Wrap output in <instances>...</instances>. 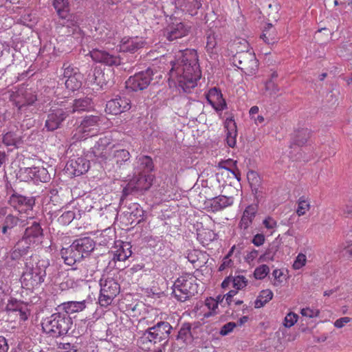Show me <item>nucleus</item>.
Masks as SVG:
<instances>
[{"mask_svg": "<svg viewBox=\"0 0 352 352\" xmlns=\"http://www.w3.org/2000/svg\"><path fill=\"white\" fill-rule=\"evenodd\" d=\"M180 53L181 56H179L177 62L173 63L169 74L170 78L177 80L178 87L188 93L197 86V82L200 79L201 72L196 50L186 49Z\"/></svg>", "mask_w": 352, "mask_h": 352, "instance_id": "nucleus-1", "label": "nucleus"}, {"mask_svg": "<svg viewBox=\"0 0 352 352\" xmlns=\"http://www.w3.org/2000/svg\"><path fill=\"white\" fill-rule=\"evenodd\" d=\"M49 265L47 259H39L36 255L27 258L21 278L22 285L28 289L39 287L45 280L46 269Z\"/></svg>", "mask_w": 352, "mask_h": 352, "instance_id": "nucleus-2", "label": "nucleus"}, {"mask_svg": "<svg viewBox=\"0 0 352 352\" xmlns=\"http://www.w3.org/2000/svg\"><path fill=\"white\" fill-rule=\"evenodd\" d=\"M173 330L172 326L166 321H158L146 330L140 332L138 344L143 349H149L155 344L166 342Z\"/></svg>", "mask_w": 352, "mask_h": 352, "instance_id": "nucleus-3", "label": "nucleus"}, {"mask_svg": "<svg viewBox=\"0 0 352 352\" xmlns=\"http://www.w3.org/2000/svg\"><path fill=\"white\" fill-rule=\"evenodd\" d=\"M46 317L42 322L43 331L54 337L66 335L72 328L73 322L72 318L61 310Z\"/></svg>", "mask_w": 352, "mask_h": 352, "instance_id": "nucleus-4", "label": "nucleus"}, {"mask_svg": "<svg viewBox=\"0 0 352 352\" xmlns=\"http://www.w3.org/2000/svg\"><path fill=\"white\" fill-rule=\"evenodd\" d=\"M173 294L181 302H185L197 294V284L195 277L189 274L179 277L173 284Z\"/></svg>", "mask_w": 352, "mask_h": 352, "instance_id": "nucleus-5", "label": "nucleus"}, {"mask_svg": "<svg viewBox=\"0 0 352 352\" xmlns=\"http://www.w3.org/2000/svg\"><path fill=\"white\" fill-rule=\"evenodd\" d=\"M202 0H170L164 3L162 10L166 16H173L177 10L190 16L197 14Z\"/></svg>", "mask_w": 352, "mask_h": 352, "instance_id": "nucleus-6", "label": "nucleus"}, {"mask_svg": "<svg viewBox=\"0 0 352 352\" xmlns=\"http://www.w3.org/2000/svg\"><path fill=\"white\" fill-rule=\"evenodd\" d=\"M169 16L170 21L164 30V36L168 41H175L189 34L192 28L189 23Z\"/></svg>", "mask_w": 352, "mask_h": 352, "instance_id": "nucleus-7", "label": "nucleus"}, {"mask_svg": "<svg viewBox=\"0 0 352 352\" xmlns=\"http://www.w3.org/2000/svg\"><path fill=\"white\" fill-rule=\"evenodd\" d=\"M157 73L148 67L144 71L136 73L126 81V87L133 91H142L146 89L153 80V76Z\"/></svg>", "mask_w": 352, "mask_h": 352, "instance_id": "nucleus-8", "label": "nucleus"}, {"mask_svg": "<svg viewBox=\"0 0 352 352\" xmlns=\"http://www.w3.org/2000/svg\"><path fill=\"white\" fill-rule=\"evenodd\" d=\"M100 285L99 302L101 306L105 307L110 305L113 299L119 294L120 285L112 278H102Z\"/></svg>", "mask_w": 352, "mask_h": 352, "instance_id": "nucleus-9", "label": "nucleus"}, {"mask_svg": "<svg viewBox=\"0 0 352 352\" xmlns=\"http://www.w3.org/2000/svg\"><path fill=\"white\" fill-rule=\"evenodd\" d=\"M69 111L67 108H51L47 116L45 128L48 131H54L61 127L63 122L69 116Z\"/></svg>", "mask_w": 352, "mask_h": 352, "instance_id": "nucleus-10", "label": "nucleus"}, {"mask_svg": "<svg viewBox=\"0 0 352 352\" xmlns=\"http://www.w3.org/2000/svg\"><path fill=\"white\" fill-rule=\"evenodd\" d=\"M243 74L247 76H254L258 70V60L249 41H243Z\"/></svg>", "mask_w": 352, "mask_h": 352, "instance_id": "nucleus-11", "label": "nucleus"}, {"mask_svg": "<svg viewBox=\"0 0 352 352\" xmlns=\"http://www.w3.org/2000/svg\"><path fill=\"white\" fill-rule=\"evenodd\" d=\"M109 142L107 138H100L87 154V157L100 163L104 164V168H108L109 164L107 162L108 149Z\"/></svg>", "mask_w": 352, "mask_h": 352, "instance_id": "nucleus-12", "label": "nucleus"}, {"mask_svg": "<svg viewBox=\"0 0 352 352\" xmlns=\"http://www.w3.org/2000/svg\"><path fill=\"white\" fill-rule=\"evenodd\" d=\"M25 226H27L23 238L34 244L38 242L43 236V230L41 228L40 222L32 217L25 220Z\"/></svg>", "mask_w": 352, "mask_h": 352, "instance_id": "nucleus-13", "label": "nucleus"}, {"mask_svg": "<svg viewBox=\"0 0 352 352\" xmlns=\"http://www.w3.org/2000/svg\"><path fill=\"white\" fill-rule=\"evenodd\" d=\"M223 289H230V290L225 294L226 302L228 305H230L233 301V297L242 288V275L238 274L234 276H229L226 277L221 283Z\"/></svg>", "mask_w": 352, "mask_h": 352, "instance_id": "nucleus-14", "label": "nucleus"}, {"mask_svg": "<svg viewBox=\"0 0 352 352\" xmlns=\"http://www.w3.org/2000/svg\"><path fill=\"white\" fill-rule=\"evenodd\" d=\"M100 121V119L98 116L92 115L85 116L76 129V133L82 134V135L78 137V139L94 135L99 125Z\"/></svg>", "mask_w": 352, "mask_h": 352, "instance_id": "nucleus-15", "label": "nucleus"}, {"mask_svg": "<svg viewBox=\"0 0 352 352\" xmlns=\"http://www.w3.org/2000/svg\"><path fill=\"white\" fill-rule=\"evenodd\" d=\"M131 101L126 97L117 96L107 102L105 111L112 115H118L131 109Z\"/></svg>", "mask_w": 352, "mask_h": 352, "instance_id": "nucleus-16", "label": "nucleus"}, {"mask_svg": "<svg viewBox=\"0 0 352 352\" xmlns=\"http://www.w3.org/2000/svg\"><path fill=\"white\" fill-rule=\"evenodd\" d=\"M20 225L21 226H25V220L21 219L19 217L13 215V214H8L3 222L2 226V234L3 236L1 238V244L5 245L10 242V232L12 228H15L16 226Z\"/></svg>", "mask_w": 352, "mask_h": 352, "instance_id": "nucleus-17", "label": "nucleus"}, {"mask_svg": "<svg viewBox=\"0 0 352 352\" xmlns=\"http://www.w3.org/2000/svg\"><path fill=\"white\" fill-rule=\"evenodd\" d=\"M90 56L95 62L103 63L108 66H117L121 63L119 56L111 54L103 50L93 49L90 52Z\"/></svg>", "mask_w": 352, "mask_h": 352, "instance_id": "nucleus-18", "label": "nucleus"}, {"mask_svg": "<svg viewBox=\"0 0 352 352\" xmlns=\"http://www.w3.org/2000/svg\"><path fill=\"white\" fill-rule=\"evenodd\" d=\"M20 172L27 175V179L47 182L51 178L47 170L43 167H27L21 168Z\"/></svg>", "mask_w": 352, "mask_h": 352, "instance_id": "nucleus-19", "label": "nucleus"}, {"mask_svg": "<svg viewBox=\"0 0 352 352\" xmlns=\"http://www.w3.org/2000/svg\"><path fill=\"white\" fill-rule=\"evenodd\" d=\"M66 170L74 176L87 173L89 168V162L83 157L70 160L66 164Z\"/></svg>", "mask_w": 352, "mask_h": 352, "instance_id": "nucleus-20", "label": "nucleus"}, {"mask_svg": "<svg viewBox=\"0 0 352 352\" xmlns=\"http://www.w3.org/2000/svg\"><path fill=\"white\" fill-rule=\"evenodd\" d=\"M72 244L76 248L82 258L89 256L96 246L94 241L90 237L76 239Z\"/></svg>", "mask_w": 352, "mask_h": 352, "instance_id": "nucleus-21", "label": "nucleus"}, {"mask_svg": "<svg viewBox=\"0 0 352 352\" xmlns=\"http://www.w3.org/2000/svg\"><path fill=\"white\" fill-rule=\"evenodd\" d=\"M60 254L64 263L69 266L79 265L83 259L72 244L68 248H62Z\"/></svg>", "mask_w": 352, "mask_h": 352, "instance_id": "nucleus-22", "label": "nucleus"}, {"mask_svg": "<svg viewBox=\"0 0 352 352\" xmlns=\"http://www.w3.org/2000/svg\"><path fill=\"white\" fill-rule=\"evenodd\" d=\"M78 267H72L68 272V279L66 281L67 286L74 287L80 281L84 280L87 277V270L82 264Z\"/></svg>", "mask_w": 352, "mask_h": 352, "instance_id": "nucleus-23", "label": "nucleus"}, {"mask_svg": "<svg viewBox=\"0 0 352 352\" xmlns=\"http://www.w3.org/2000/svg\"><path fill=\"white\" fill-rule=\"evenodd\" d=\"M208 103L217 111H223L226 108V100L223 98L221 91L216 87L210 89L206 94Z\"/></svg>", "mask_w": 352, "mask_h": 352, "instance_id": "nucleus-24", "label": "nucleus"}, {"mask_svg": "<svg viewBox=\"0 0 352 352\" xmlns=\"http://www.w3.org/2000/svg\"><path fill=\"white\" fill-rule=\"evenodd\" d=\"M10 204L16 209L20 210L25 207L26 210L32 209L35 204L33 197H25L18 193L12 194L9 198Z\"/></svg>", "mask_w": 352, "mask_h": 352, "instance_id": "nucleus-25", "label": "nucleus"}, {"mask_svg": "<svg viewBox=\"0 0 352 352\" xmlns=\"http://www.w3.org/2000/svg\"><path fill=\"white\" fill-rule=\"evenodd\" d=\"M130 159V153L127 150L118 149L113 151L112 156H111L107 162L109 164L108 170H111V166L112 165L114 171L116 172L121 165Z\"/></svg>", "mask_w": 352, "mask_h": 352, "instance_id": "nucleus-26", "label": "nucleus"}, {"mask_svg": "<svg viewBox=\"0 0 352 352\" xmlns=\"http://www.w3.org/2000/svg\"><path fill=\"white\" fill-rule=\"evenodd\" d=\"M145 42L140 38H124L120 45V50L124 52L135 53L142 48Z\"/></svg>", "mask_w": 352, "mask_h": 352, "instance_id": "nucleus-27", "label": "nucleus"}, {"mask_svg": "<svg viewBox=\"0 0 352 352\" xmlns=\"http://www.w3.org/2000/svg\"><path fill=\"white\" fill-rule=\"evenodd\" d=\"M32 245L33 243L22 237L10 251V258L12 261L20 259L22 256L27 254Z\"/></svg>", "mask_w": 352, "mask_h": 352, "instance_id": "nucleus-28", "label": "nucleus"}, {"mask_svg": "<svg viewBox=\"0 0 352 352\" xmlns=\"http://www.w3.org/2000/svg\"><path fill=\"white\" fill-rule=\"evenodd\" d=\"M138 176H134L131 182H133L134 187L139 192H144L150 188L153 180V176L151 174L137 173Z\"/></svg>", "mask_w": 352, "mask_h": 352, "instance_id": "nucleus-29", "label": "nucleus"}, {"mask_svg": "<svg viewBox=\"0 0 352 352\" xmlns=\"http://www.w3.org/2000/svg\"><path fill=\"white\" fill-rule=\"evenodd\" d=\"M93 107L92 99L89 97H84L75 99L72 105L67 109L69 113H80L82 111H89Z\"/></svg>", "mask_w": 352, "mask_h": 352, "instance_id": "nucleus-30", "label": "nucleus"}, {"mask_svg": "<svg viewBox=\"0 0 352 352\" xmlns=\"http://www.w3.org/2000/svg\"><path fill=\"white\" fill-rule=\"evenodd\" d=\"M86 307L85 300L82 301H68L58 305L56 310H61L68 316L72 314L82 311Z\"/></svg>", "mask_w": 352, "mask_h": 352, "instance_id": "nucleus-31", "label": "nucleus"}, {"mask_svg": "<svg viewBox=\"0 0 352 352\" xmlns=\"http://www.w3.org/2000/svg\"><path fill=\"white\" fill-rule=\"evenodd\" d=\"M247 179L255 199L258 201L261 192L259 189L261 187V178L260 175L256 172L250 170L247 173Z\"/></svg>", "mask_w": 352, "mask_h": 352, "instance_id": "nucleus-32", "label": "nucleus"}, {"mask_svg": "<svg viewBox=\"0 0 352 352\" xmlns=\"http://www.w3.org/2000/svg\"><path fill=\"white\" fill-rule=\"evenodd\" d=\"M138 163L139 166L135 168V175L142 173V174H150L153 170L154 165L151 157L143 155L138 158Z\"/></svg>", "mask_w": 352, "mask_h": 352, "instance_id": "nucleus-33", "label": "nucleus"}, {"mask_svg": "<svg viewBox=\"0 0 352 352\" xmlns=\"http://www.w3.org/2000/svg\"><path fill=\"white\" fill-rule=\"evenodd\" d=\"M190 330H191L190 324V323H184L180 328L179 331H178V333L175 338V340L181 345V347L187 344L188 342L191 340L192 334H191Z\"/></svg>", "mask_w": 352, "mask_h": 352, "instance_id": "nucleus-34", "label": "nucleus"}, {"mask_svg": "<svg viewBox=\"0 0 352 352\" xmlns=\"http://www.w3.org/2000/svg\"><path fill=\"white\" fill-rule=\"evenodd\" d=\"M261 38L267 44H274L278 39L276 29L272 23H267L264 27Z\"/></svg>", "mask_w": 352, "mask_h": 352, "instance_id": "nucleus-35", "label": "nucleus"}, {"mask_svg": "<svg viewBox=\"0 0 352 352\" xmlns=\"http://www.w3.org/2000/svg\"><path fill=\"white\" fill-rule=\"evenodd\" d=\"M96 34L98 39L106 41L114 36V31L111 30L109 25L107 23H99L95 28Z\"/></svg>", "mask_w": 352, "mask_h": 352, "instance_id": "nucleus-36", "label": "nucleus"}, {"mask_svg": "<svg viewBox=\"0 0 352 352\" xmlns=\"http://www.w3.org/2000/svg\"><path fill=\"white\" fill-rule=\"evenodd\" d=\"M25 96V89L23 88L19 89L16 91H13L10 95V101L18 108L19 111L26 106Z\"/></svg>", "mask_w": 352, "mask_h": 352, "instance_id": "nucleus-37", "label": "nucleus"}, {"mask_svg": "<svg viewBox=\"0 0 352 352\" xmlns=\"http://www.w3.org/2000/svg\"><path fill=\"white\" fill-rule=\"evenodd\" d=\"M230 200L228 197L221 195L212 198L210 200L209 207H210L213 212H217L227 207L230 205Z\"/></svg>", "mask_w": 352, "mask_h": 352, "instance_id": "nucleus-38", "label": "nucleus"}, {"mask_svg": "<svg viewBox=\"0 0 352 352\" xmlns=\"http://www.w3.org/2000/svg\"><path fill=\"white\" fill-rule=\"evenodd\" d=\"M255 200L256 203L248 206L245 210H243V228H247L252 223L257 212L258 200Z\"/></svg>", "mask_w": 352, "mask_h": 352, "instance_id": "nucleus-39", "label": "nucleus"}, {"mask_svg": "<svg viewBox=\"0 0 352 352\" xmlns=\"http://www.w3.org/2000/svg\"><path fill=\"white\" fill-rule=\"evenodd\" d=\"M3 142L7 146H13L19 147L23 142L20 135L15 132H8L3 137Z\"/></svg>", "mask_w": 352, "mask_h": 352, "instance_id": "nucleus-40", "label": "nucleus"}, {"mask_svg": "<svg viewBox=\"0 0 352 352\" xmlns=\"http://www.w3.org/2000/svg\"><path fill=\"white\" fill-rule=\"evenodd\" d=\"M131 246L128 243H123L121 247L116 251L113 254V260L124 261L131 256L132 252Z\"/></svg>", "mask_w": 352, "mask_h": 352, "instance_id": "nucleus-41", "label": "nucleus"}, {"mask_svg": "<svg viewBox=\"0 0 352 352\" xmlns=\"http://www.w3.org/2000/svg\"><path fill=\"white\" fill-rule=\"evenodd\" d=\"M311 208V201L309 197L301 196L297 200L296 214L298 217L305 215Z\"/></svg>", "mask_w": 352, "mask_h": 352, "instance_id": "nucleus-42", "label": "nucleus"}, {"mask_svg": "<svg viewBox=\"0 0 352 352\" xmlns=\"http://www.w3.org/2000/svg\"><path fill=\"white\" fill-rule=\"evenodd\" d=\"M82 76L81 74H77L65 80V85L67 89L74 91L79 89L82 86Z\"/></svg>", "mask_w": 352, "mask_h": 352, "instance_id": "nucleus-43", "label": "nucleus"}, {"mask_svg": "<svg viewBox=\"0 0 352 352\" xmlns=\"http://www.w3.org/2000/svg\"><path fill=\"white\" fill-rule=\"evenodd\" d=\"M235 250V246L234 245L228 252L226 256L223 258L221 264L219 267V271L222 272L226 268L234 267V258H238L236 254L234 255V258L232 256L234 254Z\"/></svg>", "mask_w": 352, "mask_h": 352, "instance_id": "nucleus-44", "label": "nucleus"}, {"mask_svg": "<svg viewBox=\"0 0 352 352\" xmlns=\"http://www.w3.org/2000/svg\"><path fill=\"white\" fill-rule=\"evenodd\" d=\"M273 292L270 289L262 290L254 302L256 308H261L273 298Z\"/></svg>", "mask_w": 352, "mask_h": 352, "instance_id": "nucleus-45", "label": "nucleus"}, {"mask_svg": "<svg viewBox=\"0 0 352 352\" xmlns=\"http://www.w3.org/2000/svg\"><path fill=\"white\" fill-rule=\"evenodd\" d=\"M53 5L60 17L65 19L67 16L69 0H53Z\"/></svg>", "mask_w": 352, "mask_h": 352, "instance_id": "nucleus-46", "label": "nucleus"}, {"mask_svg": "<svg viewBox=\"0 0 352 352\" xmlns=\"http://www.w3.org/2000/svg\"><path fill=\"white\" fill-rule=\"evenodd\" d=\"M309 137V132L307 129H302L295 133L294 142L298 146L304 145Z\"/></svg>", "mask_w": 352, "mask_h": 352, "instance_id": "nucleus-47", "label": "nucleus"}, {"mask_svg": "<svg viewBox=\"0 0 352 352\" xmlns=\"http://www.w3.org/2000/svg\"><path fill=\"white\" fill-rule=\"evenodd\" d=\"M300 313L302 317L315 318L319 316L320 311L317 307L307 306L301 308Z\"/></svg>", "mask_w": 352, "mask_h": 352, "instance_id": "nucleus-48", "label": "nucleus"}, {"mask_svg": "<svg viewBox=\"0 0 352 352\" xmlns=\"http://www.w3.org/2000/svg\"><path fill=\"white\" fill-rule=\"evenodd\" d=\"M278 251V246L274 244L270 245L265 253L261 256L260 260L263 261H272L275 258V255Z\"/></svg>", "mask_w": 352, "mask_h": 352, "instance_id": "nucleus-49", "label": "nucleus"}, {"mask_svg": "<svg viewBox=\"0 0 352 352\" xmlns=\"http://www.w3.org/2000/svg\"><path fill=\"white\" fill-rule=\"evenodd\" d=\"M63 68L64 69V78L67 79L69 78L70 77H73V76H76L77 74H80L78 68L74 67L69 63H65L63 64Z\"/></svg>", "mask_w": 352, "mask_h": 352, "instance_id": "nucleus-50", "label": "nucleus"}, {"mask_svg": "<svg viewBox=\"0 0 352 352\" xmlns=\"http://www.w3.org/2000/svg\"><path fill=\"white\" fill-rule=\"evenodd\" d=\"M270 273V267L267 265H261L257 267L254 272V276L256 279L262 280Z\"/></svg>", "mask_w": 352, "mask_h": 352, "instance_id": "nucleus-51", "label": "nucleus"}, {"mask_svg": "<svg viewBox=\"0 0 352 352\" xmlns=\"http://www.w3.org/2000/svg\"><path fill=\"white\" fill-rule=\"evenodd\" d=\"M307 256L303 253H299L294 261L292 267L295 270L302 269L307 264Z\"/></svg>", "mask_w": 352, "mask_h": 352, "instance_id": "nucleus-52", "label": "nucleus"}, {"mask_svg": "<svg viewBox=\"0 0 352 352\" xmlns=\"http://www.w3.org/2000/svg\"><path fill=\"white\" fill-rule=\"evenodd\" d=\"M272 276L274 280V285L276 287L280 286L286 280V275L284 272L279 269L274 270Z\"/></svg>", "mask_w": 352, "mask_h": 352, "instance_id": "nucleus-53", "label": "nucleus"}, {"mask_svg": "<svg viewBox=\"0 0 352 352\" xmlns=\"http://www.w3.org/2000/svg\"><path fill=\"white\" fill-rule=\"evenodd\" d=\"M263 225L272 234L277 228V221L273 217L268 216L263 221Z\"/></svg>", "mask_w": 352, "mask_h": 352, "instance_id": "nucleus-54", "label": "nucleus"}, {"mask_svg": "<svg viewBox=\"0 0 352 352\" xmlns=\"http://www.w3.org/2000/svg\"><path fill=\"white\" fill-rule=\"evenodd\" d=\"M75 218V213L74 211L68 210L64 212L58 218V221L63 224H69Z\"/></svg>", "mask_w": 352, "mask_h": 352, "instance_id": "nucleus-55", "label": "nucleus"}, {"mask_svg": "<svg viewBox=\"0 0 352 352\" xmlns=\"http://www.w3.org/2000/svg\"><path fill=\"white\" fill-rule=\"evenodd\" d=\"M298 316L294 313V312H289L286 315L284 319V325L286 327H291L298 321Z\"/></svg>", "mask_w": 352, "mask_h": 352, "instance_id": "nucleus-56", "label": "nucleus"}, {"mask_svg": "<svg viewBox=\"0 0 352 352\" xmlns=\"http://www.w3.org/2000/svg\"><path fill=\"white\" fill-rule=\"evenodd\" d=\"M236 326L237 324L234 322H228L221 327L219 334L223 336H227L231 333Z\"/></svg>", "mask_w": 352, "mask_h": 352, "instance_id": "nucleus-57", "label": "nucleus"}, {"mask_svg": "<svg viewBox=\"0 0 352 352\" xmlns=\"http://www.w3.org/2000/svg\"><path fill=\"white\" fill-rule=\"evenodd\" d=\"M130 210H132L130 212V215L135 217H142L144 214V210L140 208V205L133 203L132 206L129 208Z\"/></svg>", "mask_w": 352, "mask_h": 352, "instance_id": "nucleus-58", "label": "nucleus"}, {"mask_svg": "<svg viewBox=\"0 0 352 352\" xmlns=\"http://www.w3.org/2000/svg\"><path fill=\"white\" fill-rule=\"evenodd\" d=\"M241 59L242 55L241 52H236L232 56V58H230V61L231 64L236 68V70L241 69L240 66L242 63Z\"/></svg>", "mask_w": 352, "mask_h": 352, "instance_id": "nucleus-59", "label": "nucleus"}, {"mask_svg": "<svg viewBox=\"0 0 352 352\" xmlns=\"http://www.w3.org/2000/svg\"><path fill=\"white\" fill-rule=\"evenodd\" d=\"M138 192L136 190V188L133 186V182L131 181L122 190V196L121 197V201L123 200L124 198L127 197L129 195L132 194L133 192Z\"/></svg>", "mask_w": 352, "mask_h": 352, "instance_id": "nucleus-60", "label": "nucleus"}, {"mask_svg": "<svg viewBox=\"0 0 352 352\" xmlns=\"http://www.w3.org/2000/svg\"><path fill=\"white\" fill-rule=\"evenodd\" d=\"M227 137H226V141L228 143V145L230 147H234V146L236 144V131L234 130L233 131H230L227 129V133H226Z\"/></svg>", "mask_w": 352, "mask_h": 352, "instance_id": "nucleus-61", "label": "nucleus"}, {"mask_svg": "<svg viewBox=\"0 0 352 352\" xmlns=\"http://www.w3.org/2000/svg\"><path fill=\"white\" fill-rule=\"evenodd\" d=\"M22 307V304L16 300H11L7 305L6 309L8 311H18L19 309Z\"/></svg>", "mask_w": 352, "mask_h": 352, "instance_id": "nucleus-62", "label": "nucleus"}, {"mask_svg": "<svg viewBox=\"0 0 352 352\" xmlns=\"http://www.w3.org/2000/svg\"><path fill=\"white\" fill-rule=\"evenodd\" d=\"M37 100L36 96L30 91L25 90V100L26 106L33 104Z\"/></svg>", "mask_w": 352, "mask_h": 352, "instance_id": "nucleus-63", "label": "nucleus"}, {"mask_svg": "<svg viewBox=\"0 0 352 352\" xmlns=\"http://www.w3.org/2000/svg\"><path fill=\"white\" fill-rule=\"evenodd\" d=\"M58 349H62L64 351L63 352H69V351H74V352H77V349L76 348V346L72 345L69 342H67V343H63V342H60L58 344Z\"/></svg>", "mask_w": 352, "mask_h": 352, "instance_id": "nucleus-64", "label": "nucleus"}]
</instances>
